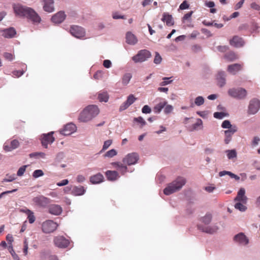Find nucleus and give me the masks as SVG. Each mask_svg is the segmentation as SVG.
<instances>
[{
    "mask_svg": "<svg viewBox=\"0 0 260 260\" xmlns=\"http://www.w3.org/2000/svg\"><path fill=\"white\" fill-rule=\"evenodd\" d=\"M250 7L251 9L255 10H257V11L260 10V6L258 4H257V3H256L255 2L252 3L250 4Z\"/></svg>",
    "mask_w": 260,
    "mask_h": 260,
    "instance_id": "774afa93",
    "label": "nucleus"
},
{
    "mask_svg": "<svg viewBox=\"0 0 260 260\" xmlns=\"http://www.w3.org/2000/svg\"><path fill=\"white\" fill-rule=\"evenodd\" d=\"M66 18V15L64 11H60L52 16L51 21L55 24H60Z\"/></svg>",
    "mask_w": 260,
    "mask_h": 260,
    "instance_id": "f3484780",
    "label": "nucleus"
},
{
    "mask_svg": "<svg viewBox=\"0 0 260 260\" xmlns=\"http://www.w3.org/2000/svg\"><path fill=\"white\" fill-rule=\"evenodd\" d=\"M173 107L172 105H168L167 103L164 107V113L166 114H169L173 111Z\"/></svg>",
    "mask_w": 260,
    "mask_h": 260,
    "instance_id": "5fc2aeb1",
    "label": "nucleus"
},
{
    "mask_svg": "<svg viewBox=\"0 0 260 260\" xmlns=\"http://www.w3.org/2000/svg\"><path fill=\"white\" fill-rule=\"evenodd\" d=\"M230 43L231 45L239 48L242 47L244 45V42L242 38L238 36H235L230 40Z\"/></svg>",
    "mask_w": 260,
    "mask_h": 260,
    "instance_id": "5701e85b",
    "label": "nucleus"
},
{
    "mask_svg": "<svg viewBox=\"0 0 260 260\" xmlns=\"http://www.w3.org/2000/svg\"><path fill=\"white\" fill-rule=\"evenodd\" d=\"M194 211V208H193L191 205H188L187 206L186 209V214L190 215Z\"/></svg>",
    "mask_w": 260,
    "mask_h": 260,
    "instance_id": "69168bd1",
    "label": "nucleus"
},
{
    "mask_svg": "<svg viewBox=\"0 0 260 260\" xmlns=\"http://www.w3.org/2000/svg\"><path fill=\"white\" fill-rule=\"evenodd\" d=\"M113 165L116 166V167L121 172V173H122V174H124L125 172H127V168L126 166H124L119 162H113Z\"/></svg>",
    "mask_w": 260,
    "mask_h": 260,
    "instance_id": "e433bc0d",
    "label": "nucleus"
},
{
    "mask_svg": "<svg viewBox=\"0 0 260 260\" xmlns=\"http://www.w3.org/2000/svg\"><path fill=\"white\" fill-rule=\"evenodd\" d=\"M26 167H27L26 165H24V166H23L21 167L18 169V171L17 172L16 176H22L23 175V174L24 173L25 171Z\"/></svg>",
    "mask_w": 260,
    "mask_h": 260,
    "instance_id": "4d7b16f0",
    "label": "nucleus"
},
{
    "mask_svg": "<svg viewBox=\"0 0 260 260\" xmlns=\"http://www.w3.org/2000/svg\"><path fill=\"white\" fill-rule=\"evenodd\" d=\"M134 121L140 123L141 127H143L146 124V122L145 121V120L143 119V118L141 116L134 118Z\"/></svg>",
    "mask_w": 260,
    "mask_h": 260,
    "instance_id": "3c124183",
    "label": "nucleus"
},
{
    "mask_svg": "<svg viewBox=\"0 0 260 260\" xmlns=\"http://www.w3.org/2000/svg\"><path fill=\"white\" fill-rule=\"evenodd\" d=\"M53 132H51L48 134H43L41 143L42 146L45 148L48 147V144H51L54 141L55 139L53 136Z\"/></svg>",
    "mask_w": 260,
    "mask_h": 260,
    "instance_id": "ddd939ff",
    "label": "nucleus"
},
{
    "mask_svg": "<svg viewBox=\"0 0 260 260\" xmlns=\"http://www.w3.org/2000/svg\"><path fill=\"white\" fill-rule=\"evenodd\" d=\"M229 159H232L237 157V153L235 149L226 150L225 151Z\"/></svg>",
    "mask_w": 260,
    "mask_h": 260,
    "instance_id": "c9c22d12",
    "label": "nucleus"
},
{
    "mask_svg": "<svg viewBox=\"0 0 260 260\" xmlns=\"http://www.w3.org/2000/svg\"><path fill=\"white\" fill-rule=\"evenodd\" d=\"M224 58L229 61H233L238 58V56L235 52L230 51L224 55Z\"/></svg>",
    "mask_w": 260,
    "mask_h": 260,
    "instance_id": "473e14b6",
    "label": "nucleus"
},
{
    "mask_svg": "<svg viewBox=\"0 0 260 260\" xmlns=\"http://www.w3.org/2000/svg\"><path fill=\"white\" fill-rule=\"evenodd\" d=\"M19 144V142L16 140H13L10 143V145L12 150L17 148L18 147Z\"/></svg>",
    "mask_w": 260,
    "mask_h": 260,
    "instance_id": "680f3d73",
    "label": "nucleus"
},
{
    "mask_svg": "<svg viewBox=\"0 0 260 260\" xmlns=\"http://www.w3.org/2000/svg\"><path fill=\"white\" fill-rule=\"evenodd\" d=\"M28 22L34 25L39 24L42 21L41 18L38 13L32 8H30L25 17Z\"/></svg>",
    "mask_w": 260,
    "mask_h": 260,
    "instance_id": "423d86ee",
    "label": "nucleus"
},
{
    "mask_svg": "<svg viewBox=\"0 0 260 260\" xmlns=\"http://www.w3.org/2000/svg\"><path fill=\"white\" fill-rule=\"evenodd\" d=\"M189 5L187 3L186 1H183L179 6V9L181 10H185L188 9Z\"/></svg>",
    "mask_w": 260,
    "mask_h": 260,
    "instance_id": "338daca9",
    "label": "nucleus"
},
{
    "mask_svg": "<svg viewBox=\"0 0 260 260\" xmlns=\"http://www.w3.org/2000/svg\"><path fill=\"white\" fill-rule=\"evenodd\" d=\"M104 176L101 173H98L90 178V181L92 184H99L103 181Z\"/></svg>",
    "mask_w": 260,
    "mask_h": 260,
    "instance_id": "cd10ccee",
    "label": "nucleus"
},
{
    "mask_svg": "<svg viewBox=\"0 0 260 260\" xmlns=\"http://www.w3.org/2000/svg\"><path fill=\"white\" fill-rule=\"evenodd\" d=\"M70 32L72 36L78 39H81L85 36L84 29L78 25L72 26L70 28Z\"/></svg>",
    "mask_w": 260,
    "mask_h": 260,
    "instance_id": "1a4fd4ad",
    "label": "nucleus"
},
{
    "mask_svg": "<svg viewBox=\"0 0 260 260\" xmlns=\"http://www.w3.org/2000/svg\"><path fill=\"white\" fill-rule=\"evenodd\" d=\"M27 215L29 222L30 223H34L36 219L34 212L32 211H31L28 214H27Z\"/></svg>",
    "mask_w": 260,
    "mask_h": 260,
    "instance_id": "6e6d98bb",
    "label": "nucleus"
},
{
    "mask_svg": "<svg viewBox=\"0 0 260 260\" xmlns=\"http://www.w3.org/2000/svg\"><path fill=\"white\" fill-rule=\"evenodd\" d=\"M57 224L51 220L44 221L42 225V231L45 233H50L54 231L57 227Z\"/></svg>",
    "mask_w": 260,
    "mask_h": 260,
    "instance_id": "6e6552de",
    "label": "nucleus"
},
{
    "mask_svg": "<svg viewBox=\"0 0 260 260\" xmlns=\"http://www.w3.org/2000/svg\"><path fill=\"white\" fill-rule=\"evenodd\" d=\"M204 98L202 96H198L194 99V104L197 106H200L204 104Z\"/></svg>",
    "mask_w": 260,
    "mask_h": 260,
    "instance_id": "c03bdc74",
    "label": "nucleus"
},
{
    "mask_svg": "<svg viewBox=\"0 0 260 260\" xmlns=\"http://www.w3.org/2000/svg\"><path fill=\"white\" fill-rule=\"evenodd\" d=\"M117 151L115 149H112L109 151H108L105 154H104V157H109V158H111V157H113V156H115L117 155Z\"/></svg>",
    "mask_w": 260,
    "mask_h": 260,
    "instance_id": "a18cd8bd",
    "label": "nucleus"
},
{
    "mask_svg": "<svg viewBox=\"0 0 260 260\" xmlns=\"http://www.w3.org/2000/svg\"><path fill=\"white\" fill-rule=\"evenodd\" d=\"M29 156L30 158H42L44 159L46 157V154L44 152H36L30 153L29 154Z\"/></svg>",
    "mask_w": 260,
    "mask_h": 260,
    "instance_id": "58836bf2",
    "label": "nucleus"
},
{
    "mask_svg": "<svg viewBox=\"0 0 260 260\" xmlns=\"http://www.w3.org/2000/svg\"><path fill=\"white\" fill-rule=\"evenodd\" d=\"M234 125L231 124V122L229 120H224L221 124L222 128L228 129L232 128Z\"/></svg>",
    "mask_w": 260,
    "mask_h": 260,
    "instance_id": "49530a36",
    "label": "nucleus"
},
{
    "mask_svg": "<svg viewBox=\"0 0 260 260\" xmlns=\"http://www.w3.org/2000/svg\"><path fill=\"white\" fill-rule=\"evenodd\" d=\"M234 241L238 244L245 246L249 243V239L243 233H240L234 237Z\"/></svg>",
    "mask_w": 260,
    "mask_h": 260,
    "instance_id": "dca6fc26",
    "label": "nucleus"
},
{
    "mask_svg": "<svg viewBox=\"0 0 260 260\" xmlns=\"http://www.w3.org/2000/svg\"><path fill=\"white\" fill-rule=\"evenodd\" d=\"M237 131V127L236 125H234L233 127L231 129H228L224 131L225 139L224 140V143L226 144H229L232 140L233 135Z\"/></svg>",
    "mask_w": 260,
    "mask_h": 260,
    "instance_id": "aec40b11",
    "label": "nucleus"
},
{
    "mask_svg": "<svg viewBox=\"0 0 260 260\" xmlns=\"http://www.w3.org/2000/svg\"><path fill=\"white\" fill-rule=\"evenodd\" d=\"M99 113V109L95 105L87 106L80 113L78 120L80 122H86L91 120Z\"/></svg>",
    "mask_w": 260,
    "mask_h": 260,
    "instance_id": "f257e3e1",
    "label": "nucleus"
},
{
    "mask_svg": "<svg viewBox=\"0 0 260 260\" xmlns=\"http://www.w3.org/2000/svg\"><path fill=\"white\" fill-rule=\"evenodd\" d=\"M247 197L245 196V189L244 188H241L239 190L234 201L240 202L243 204H246L247 203Z\"/></svg>",
    "mask_w": 260,
    "mask_h": 260,
    "instance_id": "6ab92c4d",
    "label": "nucleus"
},
{
    "mask_svg": "<svg viewBox=\"0 0 260 260\" xmlns=\"http://www.w3.org/2000/svg\"><path fill=\"white\" fill-rule=\"evenodd\" d=\"M32 201L37 206L45 207L50 202V199L44 196L41 195L33 198Z\"/></svg>",
    "mask_w": 260,
    "mask_h": 260,
    "instance_id": "9d476101",
    "label": "nucleus"
},
{
    "mask_svg": "<svg viewBox=\"0 0 260 260\" xmlns=\"http://www.w3.org/2000/svg\"><path fill=\"white\" fill-rule=\"evenodd\" d=\"M126 42L131 45H134L138 42L136 36L132 32L128 31L126 34Z\"/></svg>",
    "mask_w": 260,
    "mask_h": 260,
    "instance_id": "393cba45",
    "label": "nucleus"
},
{
    "mask_svg": "<svg viewBox=\"0 0 260 260\" xmlns=\"http://www.w3.org/2000/svg\"><path fill=\"white\" fill-rule=\"evenodd\" d=\"M17 179V176L15 174L6 175V177L3 179V182H12Z\"/></svg>",
    "mask_w": 260,
    "mask_h": 260,
    "instance_id": "de8ad7c7",
    "label": "nucleus"
},
{
    "mask_svg": "<svg viewBox=\"0 0 260 260\" xmlns=\"http://www.w3.org/2000/svg\"><path fill=\"white\" fill-rule=\"evenodd\" d=\"M229 114L228 113L225 112H215L213 114V116L214 118L218 119H222L225 117H228Z\"/></svg>",
    "mask_w": 260,
    "mask_h": 260,
    "instance_id": "a19ab883",
    "label": "nucleus"
},
{
    "mask_svg": "<svg viewBox=\"0 0 260 260\" xmlns=\"http://www.w3.org/2000/svg\"><path fill=\"white\" fill-rule=\"evenodd\" d=\"M202 124H203L202 120L200 118H198L197 119L196 122L195 123H194L193 124H192V125L190 128L189 130L190 131H193L196 130L198 129V127L202 126Z\"/></svg>",
    "mask_w": 260,
    "mask_h": 260,
    "instance_id": "79ce46f5",
    "label": "nucleus"
},
{
    "mask_svg": "<svg viewBox=\"0 0 260 260\" xmlns=\"http://www.w3.org/2000/svg\"><path fill=\"white\" fill-rule=\"evenodd\" d=\"M171 78V77H164L162 78L163 81L159 83V85L161 86H164L169 84H171L173 81L172 80H170Z\"/></svg>",
    "mask_w": 260,
    "mask_h": 260,
    "instance_id": "09e8293b",
    "label": "nucleus"
},
{
    "mask_svg": "<svg viewBox=\"0 0 260 260\" xmlns=\"http://www.w3.org/2000/svg\"><path fill=\"white\" fill-rule=\"evenodd\" d=\"M167 104V101H165L162 102H160L156 105L153 108V111L155 114H159L164 108L165 105Z\"/></svg>",
    "mask_w": 260,
    "mask_h": 260,
    "instance_id": "7c9ffc66",
    "label": "nucleus"
},
{
    "mask_svg": "<svg viewBox=\"0 0 260 260\" xmlns=\"http://www.w3.org/2000/svg\"><path fill=\"white\" fill-rule=\"evenodd\" d=\"M16 34V31L14 27H10L5 29H2L1 35L5 38H12Z\"/></svg>",
    "mask_w": 260,
    "mask_h": 260,
    "instance_id": "a211bd4d",
    "label": "nucleus"
},
{
    "mask_svg": "<svg viewBox=\"0 0 260 260\" xmlns=\"http://www.w3.org/2000/svg\"><path fill=\"white\" fill-rule=\"evenodd\" d=\"M5 58L9 61H12L14 59V56L12 53L5 52L4 53Z\"/></svg>",
    "mask_w": 260,
    "mask_h": 260,
    "instance_id": "13d9d810",
    "label": "nucleus"
},
{
    "mask_svg": "<svg viewBox=\"0 0 260 260\" xmlns=\"http://www.w3.org/2000/svg\"><path fill=\"white\" fill-rule=\"evenodd\" d=\"M218 85L222 87L225 84V73L223 71H219L217 75Z\"/></svg>",
    "mask_w": 260,
    "mask_h": 260,
    "instance_id": "bb28decb",
    "label": "nucleus"
},
{
    "mask_svg": "<svg viewBox=\"0 0 260 260\" xmlns=\"http://www.w3.org/2000/svg\"><path fill=\"white\" fill-rule=\"evenodd\" d=\"M243 204L240 202H238L235 204L234 207L235 209L239 210L240 211L244 212L247 209V207Z\"/></svg>",
    "mask_w": 260,
    "mask_h": 260,
    "instance_id": "37998d69",
    "label": "nucleus"
},
{
    "mask_svg": "<svg viewBox=\"0 0 260 260\" xmlns=\"http://www.w3.org/2000/svg\"><path fill=\"white\" fill-rule=\"evenodd\" d=\"M193 13V11H190L186 14H185L182 18V20L184 21V20H188L190 21L191 19L190 17Z\"/></svg>",
    "mask_w": 260,
    "mask_h": 260,
    "instance_id": "e2e57ef3",
    "label": "nucleus"
},
{
    "mask_svg": "<svg viewBox=\"0 0 260 260\" xmlns=\"http://www.w3.org/2000/svg\"><path fill=\"white\" fill-rule=\"evenodd\" d=\"M162 61V58L158 52H155V57L154 58L153 62L156 64H159Z\"/></svg>",
    "mask_w": 260,
    "mask_h": 260,
    "instance_id": "8fccbe9b",
    "label": "nucleus"
},
{
    "mask_svg": "<svg viewBox=\"0 0 260 260\" xmlns=\"http://www.w3.org/2000/svg\"><path fill=\"white\" fill-rule=\"evenodd\" d=\"M241 65L239 63H234L229 65L228 67V71L233 75L236 74L238 71L241 69Z\"/></svg>",
    "mask_w": 260,
    "mask_h": 260,
    "instance_id": "c85d7f7f",
    "label": "nucleus"
},
{
    "mask_svg": "<svg viewBox=\"0 0 260 260\" xmlns=\"http://www.w3.org/2000/svg\"><path fill=\"white\" fill-rule=\"evenodd\" d=\"M106 175L108 180L110 181L116 180L119 177L117 172L115 171H107Z\"/></svg>",
    "mask_w": 260,
    "mask_h": 260,
    "instance_id": "c756f323",
    "label": "nucleus"
},
{
    "mask_svg": "<svg viewBox=\"0 0 260 260\" xmlns=\"http://www.w3.org/2000/svg\"><path fill=\"white\" fill-rule=\"evenodd\" d=\"M77 127L73 123H69L64 125L62 129L60 131V133L63 136H69L76 132Z\"/></svg>",
    "mask_w": 260,
    "mask_h": 260,
    "instance_id": "4468645a",
    "label": "nucleus"
},
{
    "mask_svg": "<svg viewBox=\"0 0 260 260\" xmlns=\"http://www.w3.org/2000/svg\"><path fill=\"white\" fill-rule=\"evenodd\" d=\"M44 175L43 171L42 170H36L32 173V177L35 178H38Z\"/></svg>",
    "mask_w": 260,
    "mask_h": 260,
    "instance_id": "864d4df0",
    "label": "nucleus"
},
{
    "mask_svg": "<svg viewBox=\"0 0 260 260\" xmlns=\"http://www.w3.org/2000/svg\"><path fill=\"white\" fill-rule=\"evenodd\" d=\"M132 75L131 73L125 74L122 79V83L124 85H127L130 81Z\"/></svg>",
    "mask_w": 260,
    "mask_h": 260,
    "instance_id": "ea45409f",
    "label": "nucleus"
},
{
    "mask_svg": "<svg viewBox=\"0 0 260 260\" xmlns=\"http://www.w3.org/2000/svg\"><path fill=\"white\" fill-rule=\"evenodd\" d=\"M112 141L111 140H108L104 142L102 150H105L111 145Z\"/></svg>",
    "mask_w": 260,
    "mask_h": 260,
    "instance_id": "bf43d9fd",
    "label": "nucleus"
},
{
    "mask_svg": "<svg viewBox=\"0 0 260 260\" xmlns=\"http://www.w3.org/2000/svg\"><path fill=\"white\" fill-rule=\"evenodd\" d=\"M26 65L25 64H22V70H16L12 72L13 75L17 77H19L21 76L25 73L26 70Z\"/></svg>",
    "mask_w": 260,
    "mask_h": 260,
    "instance_id": "f704fd0d",
    "label": "nucleus"
},
{
    "mask_svg": "<svg viewBox=\"0 0 260 260\" xmlns=\"http://www.w3.org/2000/svg\"><path fill=\"white\" fill-rule=\"evenodd\" d=\"M151 112V108L148 105H145L142 109V112L144 114H149Z\"/></svg>",
    "mask_w": 260,
    "mask_h": 260,
    "instance_id": "052dcab7",
    "label": "nucleus"
},
{
    "mask_svg": "<svg viewBox=\"0 0 260 260\" xmlns=\"http://www.w3.org/2000/svg\"><path fill=\"white\" fill-rule=\"evenodd\" d=\"M260 109V101L257 99H252L249 102L247 113L249 115L255 114Z\"/></svg>",
    "mask_w": 260,
    "mask_h": 260,
    "instance_id": "0eeeda50",
    "label": "nucleus"
},
{
    "mask_svg": "<svg viewBox=\"0 0 260 260\" xmlns=\"http://www.w3.org/2000/svg\"><path fill=\"white\" fill-rule=\"evenodd\" d=\"M248 28H249V25L247 23L242 24L238 27V29L240 31L247 30L248 29Z\"/></svg>",
    "mask_w": 260,
    "mask_h": 260,
    "instance_id": "0e129e2a",
    "label": "nucleus"
},
{
    "mask_svg": "<svg viewBox=\"0 0 260 260\" xmlns=\"http://www.w3.org/2000/svg\"><path fill=\"white\" fill-rule=\"evenodd\" d=\"M98 99L101 102H107L109 100V95L107 92L103 91L98 94Z\"/></svg>",
    "mask_w": 260,
    "mask_h": 260,
    "instance_id": "72a5a7b5",
    "label": "nucleus"
},
{
    "mask_svg": "<svg viewBox=\"0 0 260 260\" xmlns=\"http://www.w3.org/2000/svg\"><path fill=\"white\" fill-rule=\"evenodd\" d=\"M225 175H229L231 177V178H234L236 180H240V177H239L238 176H237V175H235V174L232 173L230 171H220L219 173V176L220 177H222V176H224Z\"/></svg>",
    "mask_w": 260,
    "mask_h": 260,
    "instance_id": "2f4dec72",
    "label": "nucleus"
},
{
    "mask_svg": "<svg viewBox=\"0 0 260 260\" xmlns=\"http://www.w3.org/2000/svg\"><path fill=\"white\" fill-rule=\"evenodd\" d=\"M197 226L198 230L200 231L209 234H214L218 229V227L215 224L210 226H204L200 224H198Z\"/></svg>",
    "mask_w": 260,
    "mask_h": 260,
    "instance_id": "2eb2a0df",
    "label": "nucleus"
},
{
    "mask_svg": "<svg viewBox=\"0 0 260 260\" xmlns=\"http://www.w3.org/2000/svg\"><path fill=\"white\" fill-rule=\"evenodd\" d=\"M212 216L210 213H207L203 217L201 221L206 225L209 224L212 220Z\"/></svg>",
    "mask_w": 260,
    "mask_h": 260,
    "instance_id": "4c0bfd02",
    "label": "nucleus"
},
{
    "mask_svg": "<svg viewBox=\"0 0 260 260\" xmlns=\"http://www.w3.org/2000/svg\"><path fill=\"white\" fill-rule=\"evenodd\" d=\"M186 183V180L182 177H177L175 180L168 184L164 189V193L167 196L179 190Z\"/></svg>",
    "mask_w": 260,
    "mask_h": 260,
    "instance_id": "f03ea898",
    "label": "nucleus"
},
{
    "mask_svg": "<svg viewBox=\"0 0 260 260\" xmlns=\"http://www.w3.org/2000/svg\"><path fill=\"white\" fill-rule=\"evenodd\" d=\"M54 243L57 247L64 248L68 246L70 242L63 236H59L54 238Z\"/></svg>",
    "mask_w": 260,
    "mask_h": 260,
    "instance_id": "f8f14e48",
    "label": "nucleus"
},
{
    "mask_svg": "<svg viewBox=\"0 0 260 260\" xmlns=\"http://www.w3.org/2000/svg\"><path fill=\"white\" fill-rule=\"evenodd\" d=\"M43 8L44 11L51 13L54 11V0H43Z\"/></svg>",
    "mask_w": 260,
    "mask_h": 260,
    "instance_id": "4be33fe9",
    "label": "nucleus"
},
{
    "mask_svg": "<svg viewBox=\"0 0 260 260\" xmlns=\"http://www.w3.org/2000/svg\"><path fill=\"white\" fill-rule=\"evenodd\" d=\"M48 212L54 215H59L62 212V209L60 205L51 204L48 207Z\"/></svg>",
    "mask_w": 260,
    "mask_h": 260,
    "instance_id": "412c9836",
    "label": "nucleus"
},
{
    "mask_svg": "<svg viewBox=\"0 0 260 260\" xmlns=\"http://www.w3.org/2000/svg\"><path fill=\"white\" fill-rule=\"evenodd\" d=\"M12 7L15 15L23 18H25L28 10L30 8L20 4H14Z\"/></svg>",
    "mask_w": 260,
    "mask_h": 260,
    "instance_id": "20e7f679",
    "label": "nucleus"
},
{
    "mask_svg": "<svg viewBox=\"0 0 260 260\" xmlns=\"http://www.w3.org/2000/svg\"><path fill=\"white\" fill-rule=\"evenodd\" d=\"M161 21L166 22L167 25L169 26H172L174 24L172 16L167 13H164Z\"/></svg>",
    "mask_w": 260,
    "mask_h": 260,
    "instance_id": "a878e982",
    "label": "nucleus"
},
{
    "mask_svg": "<svg viewBox=\"0 0 260 260\" xmlns=\"http://www.w3.org/2000/svg\"><path fill=\"white\" fill-rule=\"evenodd\" d=\"M228 94L232 98L238 100H243L247 95V91L241 87L232 88L229 89Z\"/></svg>",
    "mask_w": 260,
    "mask_h": 260,
    "instance_id": "7ed1b4c3",
    "label": "nucleus"
},
{
    "mask_svg": "<svg viewBox=\"0 0 260 260\" xmlns=\"http://www.w3.org/2000/svg\"><path fill=\"white\" fill-rule=\"evenodd\" d=\"M151 56L150 52L146 49L139 51L137 54L132 57V60L135 63L142 62L147 60Z\"/></svg>",
    "mask_w": 260,
    "mask_h": 260,
    "instance_id": "39448f33",
    "label": "nucleus"
},
{
    "mask_svg": "<svg viewBox=\"0 0 260 260\" xmlns=\"http://www.w3.org/2000/svg\"><path fill=\"white\" fill-rule=\"evenodd\" d=\"M139 156L137 153H131L128 154L123 159V162L128 166L135 165L139 159Z\"/></svg>",
    "mask_w": 260,
    "mask_h": 260,
    "instance_id": "9b49d317",
    "label": "nucleus"
},
{
    "mask_svg": "<svg viewBox=\"0 0 260 260\" xmlns=\"http://www.w3.org/2000/svg\"><path fill=\"white\" fill-rule=\"evenodd\" d=\"M86 190L82 186H73L71 189V194L75 196L83 195Z\"/></svg>",
    "mask_w": 260,
    "mask_h": 260,
    "instance_id": "b1692460",
    "label": "nucleus"
},
{
    "mask_svg": "<svg viewBox=\"0 0 260 260\" xmlns=\"http://www.w3.org/2000/svg\"><path fill=\"white\" fill-rule=\"evenodd\" d=\"M136 99H137L134 96V95L131 94L127 96V100L125 101V102L130 106L135 102Z\"/></svg>",
    "mask_w": 260,
    "mask_h": 260,
    "instance_id": "603ef678",
    "label": "nucleus"
}]
</instances>
